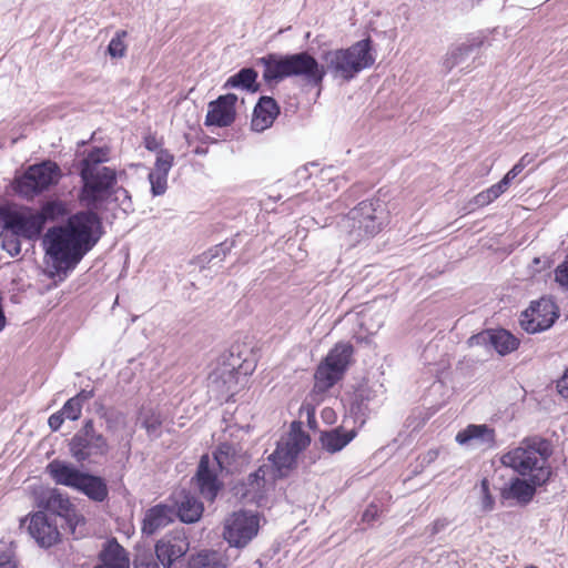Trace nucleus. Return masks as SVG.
<instances>
[{
	"instance_id": "9",
	"label": "nucleus",
	"mask_w": 568,
	"mask_h": 568,
	"mask_svg": "<svg viewBox=\"0 0 568 568\" xmlns=\"http://www.w3.org/2000/svg\"><path fill=\"white\" fill-rule=\"evenodd\" d=\"M260 516L250 510H239L224 520L223 538L235 548L246 547L258 534Z\"/></svg>"
},
{
	"instance_id": "12",
	"label": "nucleus",
	"mask_w": 568,
	"mask_h": 568,
	"mask_svg": "<svg viewBox=\"0 0 568 568\" xmlns=\"http://www.w3.org/2000/svg\"><path fill=\"white\" fill-rule=\"evenodd\" d=\"M1 223L4 231L29 241L39 239L43 231L42 217L37 214V210L30 207L2 213Z\"/></svg>"
},
{
	"instance_id": "14",
	"label": "nucleus",
	"mask_w": 568,
	"mask_h": 568,
	"mask_svg": "<svg viewBox=\"0 0 568 568\" xmlns=\"http://www.w3.org/2000/svg\"><path fill=\"white\" fill-rule=\"evenodd\" d=\"M558 318V307L550 297L531 302L520 317L521 327L530 334L548 329Z\"/></svg>"
},
{
	"instance_id": "59",
	"label": "nucleus",
	"mask_w": 568,
	"mask_h": 568,
	"mask_svg": "<svg viewBox=\"0 0 568 568\" xmlns=\"http://www.w3.org/2000/svg\"><path fill=\"white\" fill-rule=\"evenodd\" d=\"M531 160H532V159H531L528 154H525V155L520 159L519 163H524V166H526L527 164H529V163L531 162Z\"/></svg>"
},
{
	"instance_id": "41",
	"label": "nucleus",
	"mask_w": 568,
	"mask_h": 568,
	"mask_svg": "<svg viewBox=\"0 0 568 568\" xmlns=\"http://www.w3.org/2000/svg\"><path fill=\"white\" fill-rule=\"evenodd\" d=\"M159 562L150 551L139 552L134 558L135 568H159Z\"/></svg>"
},
{
	"instance_id": "34",
	"label": "nucleus",
	"mask_w": 568,
	"mask_h": 568,
	"mask_svg": "<svg viewBox=\"0 0 568 568\" xmlns=\"http://www.w3.org/2000/svg\"><path fill=\"white\" fill-rule=\"evenodd\" d=\"M189 568H225L220 554L215 551L200 552L190 560Z\"/></svg>"
},
{
	"instance_id": "40",
	"label": "nucleus",
	"mask_w": 568,
	"mask_h": 568,
	"mask_svg": "<svg viewBox=\"0 0 568 568\" xmlns=\"http://www.w3.org/2000/svg\"><path fill=\"white\" fill-rule=\"evenodd\" d=\"M82 406L73 397L68 399L61 408V413L70 420H77L81 416Z\"/></svg>"
},
{
	"instance_id": "23",
	"label": "nucleus",
	"mask_w": 568,
	"mask_h": 568,
	"mask_svg": "<svg viewBox=\"0 0 568 568\" xmlns=\"http://www.w3.org/2000/svg\"><path fill=\"white\" fill-rule=\"evenodd\" d=\"M280 110L274 99L262 97L254 108L251 126L256 132H262L270 128Z\"/></svg>"
},
{
	"instance_id": "48",
	"label": "nucleus",
	"mask_w": 568,
	"mask_h": 568,
	"mask_svg": "<svg viewBox=\"0 0 568 568\" xmlns=\"http://www.w3.org/2000/svg\"><path fill=\"white\" fill-rule=\"evenodd\" d=\"M496 199L493 197V194L490 193V191L487 189L480 193H478L474 200H473V203L476 205V206H486L488 204H490L493 201H495Z\"/></svg>"
},
{
	"instance_id": "45",
	"label": "nucleus",
	"mask_w": 568,
	"mask_h": 568,
	"mask_svg": "<svg viewBox=\"0 0 568 568\" xmlns=\"http://www.w3.org/2000/svg\"><path fill=\"white\" fill-rule=\"evenodd\" d=\"M230 446L221 445L214 454V462L217 464L220 469H224L229 465Z\"/></svg>"
},
{
	"instance_id": "52",
	"label": "nucleus",
	"mask_w": 568,
	"mask_h": 568,
	"mask_svg": "<svg viewBox=\"0 0 568 568\" xmlns=\"http://www.w3.org/2000/svg\"><path fill=\"white\" fill-rule=\"evenodd\" d=\"M557 387L560 395L565 398H568V368L566 369L564 376L558 381Z\"/></svg>"
},
{
	"instance_id": "7",
	"label": "nucleus",
	"mask_w": 568,
	"mask_h": 568,
	"mask_svg": "<svg viewBox=\"0 0 568 568\" xmlns=\"http://www.w3.org/2000/svg\"><path fill=\"white\" fill-rule=\"evenodd\" d=\"M311 437L301 422H293L285 438H282L268 460L276 468L277 476H286L296 464L297 456L310 445Z\"/></svg>"
},
{
	"instance_id": "11",
	"label": "nucleus",
	"mask_w": 568,
	"mask_h": 568,
	"mask_svg": "<svg viewBox=\"0 0 568 568\" xmlns=\"http://www.w3.org/2000/svg\"><path fill=\"white\" fill-rule=\"evenodd\" d=\"M69 448L72 457L83 463L91 457L106 455L109 444L106 438L95 430L93 420L88 419L71 438Z\"/></svg>"
},
{
	"instance_id": "20",
	"label": "nucleus",
	"mask_w": 568,
	"mask_h": 568,
	"mask_svg": "<svg viewBox=\"0 0 568 568\" xmlns=\"http://www.w3.org/2000/svg\"><path fill=\"white\" fill-rule=\"evenodd\" d=\"M189 548L190 544L184 536L163 538L155 545V556L164 568H170L187 552Z\"/></svg>"
},
{
	"instance_id": "61",
	"label": "nucleus",
	"mask_w": 568,
	"mask_h": 568,
	"mask_svg": "<svg viewBox=\"0 0 568 568\" xmlns=\"http://www.w3.org/2000/svg\"><path fill=\"white\" fill-rule=\"evenodd\" d=\"M145 145H146V148H148L149 150L153 151V150H155L160 144H150V143H146Z\"/></svg>"
},
{
	"instance_id": "1",
	"label": "nucleus",
	"mask_w": 568,
	"mask_h": 568,
	"mask_svg": "<svg viewBox=\"0 0 568 568\" xmlns=\"http://www.w3.org/2000/svg\"><path fill=\"white\" fill-rule=\"evenodd\" d=\"M103 235L101 217L93 211L70 215L64 224L49 227L42 237L48 263L58 273L73 271Z\"/></svg>"
},
{
	"instance_id": "57",
	"label": "nucleus",
	"mask_w": 568,
	"mask_h": 568,
	"mask_svg": "<svg viewBox=\"0 0 568 568\" xmlns=\"http://www.w3.org/2000/svg\"><path fill=\"white\" fill-rule=\"evenodd\" d=\"M207 146H204V145H197L195 149H194V153L195 154H199V155H204L207 153Z\"/></svg>"
},
{
	"instance_id": "17",
	"label": "nucleus",
	"mask_w": 568,
	"mask_h": 568,
	"mask_svg": "<svg viewBox=\"0 0 568 568\" xmlns=\"http://www.w3.org/2000/svg\"><path fill=\"white\" fill-rule=\"evenodd\" d=\"M275 466L271 463V465L264 464L260 466L254 473L250 474L245 481V491L243 496L250 501L260 504L264 497L266 485L270 481L282 477L275 475Z\"/></svg>"
},
{
	"instance_id": "38",
	"label": "nucleus",
	"mask_w": 568,
	"mask_h": 568,
	"mask_svg": "<svg viewBox=\"0 0 568 568\" xmlns=\"http://www.w3.org/2000/svg\"><path fill=\"white\" fill-rule=\"evenodd\" d=\"M333 169H324L321 171V181H327L326 185H321V187H325V190L322 191L323 194L329 195L332 192H336L339 186L345 183V179L343 176H333L332 173Z\"/></svg>"
},
{
	"instance_id": "32",
	"label": "nucleus",
	"mask_w": 568,
	"mask_h": 568,
	"mask_svg": "<svg viewBox=\"0 0 568 568\" xmlns=\"http://www.w3.org/2000/svg\"><path fill=\"white\" fill-rule=\"evenodd\" d=\"M519 341L505 329L493 331L491 348L500 355H506L517 349Z\"/></svg>"
},
{
	"instance_id": "47",
	"label": "nucleus",
	"mask_w": 568,
	"mask_h": 568,
	"mask_svg": "<svg viewBox=\"0 0 568 568\" xmlns=\"http://www.w3.org/2000/svg\"><path fill=\"white\" fill-rule=\"evenodd\" d=\"M556 281L564 287L568 288V262L560 264L556 268Z\"/></svg>"
},
{
	"instance_id": "6",
	"label": "nucleus",
	"mask_w": 568,
	"mask_h": 568,
	"mask_svg": "<svg viewBox=\"0 0 568 568\" xmlns=\"http://www.w3.org/2000/svg\"><path fill=\"white\" fill-rule=\"evenodd\" d=\"M388 223L386 204L381 200L363 201L353 207L342 220L352 241L359 242L378 234Z\"/></svg>"
},
{
	"instance_id": "63",
	"label": "nucleus",
	"mask_w": 568,
	"mask_h": 568,
	"mask_svg": "<svg viewBox=\"0 0 568 568\" xmlns=\"http://www.w3.org/2000/svg\"><path fill=\"white\" fill-rule=\"evenodd\" d=\"M28 520V517L21 519V526H23L26 524V521Z\"/></svg>"
},
{
	"instance_id": "30",
	"label": "nucleus",
	"mask_w": 568,
	"mask_h": 568,
	"mask_svg": "<svg viewBox=\"0 0 568 568\" xmlns=\"http://www.w3.org/2000/svg\"><path fill=\"white\" fill-rule=\"evenodd\" d=\"M473 51V45L460 43L448 49L442 59V68L446 73L450 72L455 67L463 63Z\"/></svg>"
},
{
	"instance_id": "21",
	"label": "nucleus",
	"mask_w": 568,
	"mask_h": 568,
	"mask_svg": "<svg viewBox=\"0 0 568 568\" xmlns=\"http://www.w3.org/2000/svg\"><path fill=\"white\" fill-rule=\"evenodd\" d=\"M174 156L166 150L160 149L156 153L154 169L149 173L151 192L154 196L165 193L168 174L173 165Z\"/></svg>"
},
{
	"instance_id": "22",
	"label": "nucleus",
	"mask_w": 568,
	"mask_h": 568,
	"mask_svg": "<svg viewBox=\"0 0 568 568\" xmlns=\"http://www.w3.org/2000/svg\"><path fill=\"white\" fill-rule=\"evenodd\" d=\"M174 515V509L169 505L158 504L151 507L144 514L141 527L142 534L146 536L155 534L159 529L171 524Z\"/></svg>"
},
{
	"instance_id": "33",
	"label": "nucleus",
	"mask_w": 568,
	"mask_h": 568,
	"mask_svg": "<svg viewBox=\"0 0 568 568\" xmlns=\"http://www.w3.org/2000/svg\"><path fill=\"white\" fill-rule=\"evenodd\" d=\"M141 423L150 437L158 438L161 435L163 418L159 412L152 408H143L141 412Z\"/></svg>"
},
{
	"instance_id": "53",
	"label": "nucleus",
	"mask_w": 568,
	"mask_h": 568,
	"mask_svg": "<svg viewBox=\"0 0 568 568\" xmlns=\"http://www.w3.org/2000/svg\"><path fill=\"white\" fill-rule=\"evenodd\" d=\"M438 449H429L424 455L420 456V464L422 465H429L433 462H435L438 457Z\"/></svg>"
},
{
	"instance_id": "28",
	"label": "nucleus",
	"mask_w": 568,
	"mask_h": 568,
	"mask_svg": "<svg viewBox=\"0 0 568 568\" xmlns=\"http://www.w3.org/2000/svg\"><path fill=\"white\" fill-rule=\"evenodd\" d=\"M544 484H535L529 478H513L509 486L504 491L505 498L515 499L517 503L526 505L528 504L536 494V488Z\"/></svg>"
},
{
	"instance_id": "15",
	"label": "nucleus",
	"mask_w": 568,
	"mask_h": 568,
	"mask_svg": "<svg viewBox=\"0 0 568 568\" xmlns=\"http://www.w3.org/2000/svg\"><path fill=\"white\" fill-rule=\"evenodd\" d=\"M28 531L42 548H49L60 540L55 517L44 511H37L30 516Z\"/></svg>"
},
{
	"instance_id": "4",
	"label": "nucleus",
	"mask_w": 568,
	"mask_h": 568,
	"mask_svg": "<svg viewBox=\"0 0 568 568\" xmlns=\"http://www.w3.org/2000/svg\"><path fill=\"white\" fill-rule=\"evenodd\" d=\"M258 63L264 67L263 78L267 83L288 77H300L307 84L320 87L325 77V70L307 52L288 55L268 54L261 58Z\"/></svg>"
},
{
	"instance_id": "13",
	"label": "nucleus",
	"mask_w": 568,
	"mask_h": 568,
	"mask_svg": "<svg viewBox=\"0 0 568 568\" xmlns=\"http://www.w3.org/2000/svg\"><path fill=\"white\" fill-rule=\"evenodd\" d=\"M38 506L49 511V516L64 519L69 531L75 537L77 527L84 524L82 516L78 515L74 506L71 504L68 496L60 493L58 489H49L44 491L38 501Z\"/></svg>"
},
{
	"instance_id": "18",
	"label": "nucleus",
	"mask_w": 568,
	"mask_h": 568,
	"mask_svg": "<svg viewBox=\"0 0 568 568\" xmlns=\"http://www.w3.org/2000/svg\"><path fill=\"white\" fill-rule=\"evenodd\" d=\"M211 459L207 455H203L196 471V485L202 497L209 501H213L220 489L222 483L219 480L214 465L211 467Z\"/></svg>"
},
{
	"instance_id": "56",
	"label": "nucleus",
	"mask_w": 568,
	"mask_h": 568,
	"mask_svg": "<svg viewBox=\"0 0 568 568\" xmlns=\"http://www.w3.org/2000/svg\"><path fill=\"white\" fill-rule=\"evenodd\" d=\"M377 507L376 506H373L371 505L363 514V521L365 523H372L375 520L376 516H377Z\"/></svg>"
},
{
	"instance_id": "64",
	"label": "nucleus",
	"mask_w": 568,
	"mask_h": 568,
	"mask_svg": "<svg viewBox=\"0 0 568 568\" xmlns=\"http://www.w3.org/2000/svg\"><path fill=\"white\" fill-rule=\"evenodd\" d=\"M255 564L258 565L260 567L262 566V562L260 559L255 560Z\"/></svg>"
},
{
	"instance_id": "3",
	"label": "nucleus",
	"mask_w": 568,
	"mask_h": 568,
	"mask_svg": "<svg viewBox=\"0 0 568 568\" xmlns=\"http://www.w3.org/2000/svg\"><path fill=\"white\" fill-rule=\"evenodd\" d=\"M110 150L106 145L93 149L81 162L83 182L80 199L91 209H99L102 202L111 199L113 187L118 183L116 171L100 165L109 160Z\"/></svg>"
},
{
	"instance_id": "25",
	"label": "nucleus",
	"mask_w": 568,
	"mask_h": 568,
	"mask_svg": "<svg viewBox=\"0 0 568 568\" xmlns=\"http://www.w3.org/2000/svg\"><path fill=\"white\" fill-rule=\"evenodd\" d=\"M176 515L183 523L192 524L197 521L203 514V505L195 496L184 490L180 491L175 498Z\"/></svg>"
},
{
	"instance_id": "37",
	"label": "nucleus",
	"mask_w": 568,
	"mask_h": 568,
	"mask_svg": "<svg viewBox=\"0 0 568 568\" xmlns=\"http://www.w3.org/2000/svg\"><path fill=\"white\" fill-rule=\"evenodd\" d=\"M2 240H1V247L10 255V256H17L21 252V242L20 236L17 234L10 232V231H2L1 233Z\"/></svg>"
},
{
	"instance_id": "26",
	"label": "nucleus",
	"mask_w": 568,
	"mask_h": 568,
	"mask_svg": "<svg viewBox=\"0 0 568 568\" xmlns=\"http://www.w3.org/2000/svg\"><path fill=\"white\" fill-rule=\"evenodd\" d=\"M357 435L355 429L346 430L343 427H335L329 430H324L320 435V443L322 448L329 453L335 454L344 449Z\"/></svg>"
},
{
	"instance_id": "36",
	"label": "nucleus",
	"mask_w": 568,
	"mask_h": 568,
	"mask_svg": "<svg viewBox=\"0 0 568 568\" xmlns=\"http://www.w3.org/2000/svg\"><path fill=\"white\" fill-rule=\"evenodd\" d=\"M128 33L124 30L116 31L115 36L111 39L108 45V53L113 59H121L126 53V44L124 39Z\"/></svg>"
},
{
	"instance_id": "24",
	"label": "nucleus",
	"mask_w": 568,
	"mask_h": 568,
	"mask_svg": "<svg viewBox=\"0 0 568 568\" xmlns=\"http://www.w3.org/2000/svg\"><path fill=\"white\" fill-rule=\"evenodd\" d=\"M47 471L58 485H63L73 489L78 487L79 481L84 474L73 465L58 459L49 463Z\"/></svg>"
},
{
	"instance_id": "39",
	"label": "nucleus",
	"mask_w": 568,
	"mask_h": 568,
	"mask_svg": "<svg viewBox=\"0 0 568 568\" xmlns=\"http://www.w3.org/2000/svg\"><path fill=\"white\" fill-rule=\"evenodd\" d=\"M480 508L484 513L491 511L495 506V499L489 490V480L487 478H483L480 481Z\"/></svg>"
},
{
	"instance_id": "60",
	"label": "nucleus",
	"mask_w": 568,
	"mask_h": 568,
	"mask_svg": "<svg viewBox=\"0 0 568 568\" xmlns=\"http://www.w3.org/2000/svg\"><path fill=\"white\" fill-rule=\"evenodd\" d=\"M297 174H298L301 178H307V176H308V174H307V170H306L305 168L300 169V170L297 171Z\"/></svg>"
},
{
	"instance_id": "16",
	"label": "nucleus",
	"mask_w": 568,
	"mask_h": 568,
	"mask_svg": "<svg viewBox=\"0 0 568 568\" xmlns=\"http://www.w3.org/2000/svg\"><path fill=\"white\" fill-rule=\"evenodd\" d=\"M237 97L233 93L219 97L217 100L209 103L205 125L229 126L235 120V103Z\"/></svg>"
},
{
	"instance_id": "29",
	"label": "nucleus",
	"mask_w": 568,
	"mask_h": 568,
	"mask_svg": "<svg viewBox=\"0 0 568 568\" xmlns=\"http://www.w3.org/2000/svg\"><path fill=\"white\" fill-rule=\"evenodd\" d=\"M75 489L95 501H103L108 497V487L104 479L85 473Z\"/></svg>"
},
{
	"instance_id": "31",
	"label": "nucleus",
	"mask_w": 568,
	"mask_h": 568,
	"mask_svg": "<svg viewBox=\"0 0 568 568\" xmlns=\"http://www.w3.org/2000/svg\"><path fill=\"white\" fill-rule=\"evenodd\" d=\"M70 213V207L67 202L61 200H51L45 202L37 214L43 220V226L48 221H55L62 219Z\"/></svg>"
},
{
	"instance_id": "62",
	"label": "nucleus",
	"mask_w": 568,
	"mask_h": 568,
	"mask_svg": "<svg viewBox=\"0 0 568 568\" xmlns=\"http://www.w3.org/2000/svg\"><path fill=\"white\" fill-rule=\"evenodd\" d=\"M307 416H308V422L311 423V418H314L313 413L308 412V413H307Z\"/></svg>"
},
{
	"instance_id": "2",
	"label": "nucleus",
	"mask_w": 568,
	"mask_h": 568,
	"mask_svg": "<svg viewBox=\"0 0 568 568\" xmlns=\"http://www.w3.org/2000/svg\"><path fill=\"white\" fill-rule=\"evenodd\" d=\"M550 443L538 436L524 438L518 446L507 450L500 462L524 478L535 484H546L551 474L549 458Z\"/></svg>"
},
{
	"instance_id": "54",
	"label": "nucleus",
	"mask_w": 568,
	"mask_h": 568,
	"mask_svg": "<svg viewBox=\"0 0 568 568\" xmlns=\"http://www.w3.org/2000/svg\"><path fill=\"white\" fill-rule=\"evenodd\" d=\"M94 396V393L92 389H82L80 393H78L75 396H73L74 399H78V403L83 406V403L91 399Z\"/></svg>"
},
{
	"instance_id": "43",
	"label": "nucleus",
	"mask_w": 568,
	"mask_h": 568,
	"mask_svg": "<svg viewBox=\"0 0 568 568\" xmlns=\"http://www.w3.org/2000/svg\"><path fill=\"white\" fill-rule=\"evenodd\" d=\"M111 197L113 201L118 202L124 211L131 210V196L124 187L115 185L113 187Z\"/></svg>"
},
{
	"instance_id": "46",
	"label": "nucleus",
	"mask_w": 568,
	"mask_h": 568,
	"mask_svg": "<svg viewBox=\"0 0 568 568\" xmlns=\"http://www.w3.org/2000/svg\"><path fill=\"white\" fill-rule=\"evenodd\" d=\"M510 184L511 183L509 182V179L503 178L498 183L488 187V190L493 194V197L498 199L503 193H505L508 190Z\"/></svg>"
},
{
	"instance_id": "42",
	"label": "nucleus",
	"mask_w": 568,
	"mask_h": 568,
	"mask_svg": "<svg viewBox=\"0 0 568 568\" xmlns=\"http://www.w3.org/2000/svg\"><path fill=\"white\" fill-rule=\"evenodd\" d=\"M233 247V241H225L213 248H211L207 253L204 254V257L211 262L214 258L222 260Z\"/></svg>"
},
{
	"instance_id": "35",
	"label": "nucleus",
	"mask_w": 568,
	"mask_h": 568,
	"mask_svg": "<svg viewBox=\"0 0 568 568\" xmlns=\"http://www.w3.org/2000/svg\"><path fill=\"white\" fill-rule=\"evenodd\" d=\"M257 73L253 69H242L239 73L231 77L225 87L237 88L242 87L245 89H251L256 80Z\"/></svg>"
},
{
	"instance_id": "50",
	"label": "nucleus",
	"mask_w": 568,
	"mask_h": 568,
	"mask_svg": "<svg viewBox=\"0 0 568 568\" xmlns=\"http://www.w3.org/2000/svg\"><path fill=\"white\" fill-rule=\"evenodd\" d=\"M64 415L61 413V410L52 414L49 419H48V424H49V427L51 428V430L53 432H57L58 429H60L61 425L63 424L64 422Z\"/></svg>"
},
{
	"instance_id": "58",
	"label": "nucleus",
	"mask_w": 568,
	"mask_h": 568,
	"mask_svg": "<svg viewBox=\"0 0 568 568\" xmlns=\"http://www.w3.org/2000/svg\"><path fill=\"white\" fill-rule=\"evenodd\" d=\"M322 414L325 419H328L334 415V412L329 408H325Z\"/></svg>"
},
{
	"instance_id": "19",
	"label": "nucleus",
	"mask_w": 568,
	"mask_h": 568,
	"mask_svg": "<svg viewBox=\"0 0 568 568\" xmlns=\"http://www.w3.org/2000/svg\"><path fill=\"white\" fill-rule=\"evenodd\" d=\"M456 442L463 446L486 447L495 446V429L486 424H470L456 435Z\"/></svg>"
},
{
	"instance_id": "55",
	"label": "nucleus",
	"mask_w": 568,
	"mask_h": 568,
	"mask_svg": "<svg viewBox=\"0 0 568 568\" xmlns=\"http://www.w3.org/2000/svg\"><path fill=\"white\" fill-rule=\"evenodd\" d=\"M524 163H517L515 164L507 173L506 175L504 176L505 179H509V182L511 183L513 180L519 174L521 173V171L524 170Z\"/></svg>"
},
{
	"instance_id": "51",
	"label": "nucleus",
	"mask_w": 568,
	"mask_h": 568,
	"mask_svg": "<svg viewBox=\"0 0 568 568\" xmlns=\"http://www.w3.org/2000/svg\"><path fill=\"white\" fill-rule=\"evenodd\" d=\"M0 568H18L11 552L0 555Z\"/></svg>"
},
{
	"instance_id": "10",
	"label": "nucleus",
	"mask_w": 568,
	"mask_h": 568,
	"mask_svg": "<svg viewBox=\"0 0 568 568\" xmlns=\"http://www.w3.org/2000/svg\"><path fill=\"white\" fill-rule=\"evenodd\" d=\"M59 181V168L50 161L30 166L14 182L16 192L24 199H33Z\"/></svg>"
},
{
	"instance_id": "44",
	"label": "nucleus",
	"mask_w": 568,
	"mask_h": 568,
	"mask_svg": "<svg viewBox=\"0 0 568 568\" xmlns=\"http://www.w3.org/2000/svg\"><path fill=\"white\" fill-rule=\"evenodd\" d=\"M493 341V331H483L476 335H473L468 338L469 346H484L486 348H491Z\"/></svg>"
},
{
	"instance_id": "27",
	"label": "nucleus",
	"mask_w": 568,
	"mask_h": 568,
	"mask_svg": "<svg viewBox=\"0 0 568 568\" xmlns=\"http://www.w3.org/2000/svg\"><path fill=\"white\" fill-rule=\"evenodd\" d=\"M101 568H130L125 549L115 540H108L100 554Z\"/></svg>"
},
{
	"instance_id": "8",
	"label": "nucleus",
	"mask_w": 568,
	"mask_h": 568,
	"mask_svg": "<svg viewBox=\"0 0 568 568\" xmlns=\"http://www.w3.org/2000/svg\"><path fill=\"white\" fill-rule=\"evenodd\" d=\"M353 355V346L348 343L336 344L318 365L315 372V389L326 392L344 375Z\"/></svg>"
},
{
	"instance_id": "49",
	"label": "nucleus",
	"mask_w": 568,
	"mask_h": 568,
	"mask_svg": "<svg viewBox=\"0 0 568 568\" xmlns=\"http://www.w3.org/2000/svg\"><path fill=\"white\" fill-rule=\"evenodd\" d=\"M449 520L447 518H437L434 523L427 527L430 536H435L447 528Z\"/></svg>"
},
{
	"instance_id": "5",
	"label": "nucleus",
	"mask_w": 568,
	"mask_h": 568,
	"mask_svg": "<svg viewBox=\"0 0 568 568\" xmlns=\"http://www.w3.org/2000/svg\"><path fill=\"white\" fill-rule=\"evenodd\" d=\"M325 74L344 82L351 81L362 70L375 62L372 53L371 40L357 41L347 49L327 50L321 57Z\"/></svg>"
}]
</instances>
